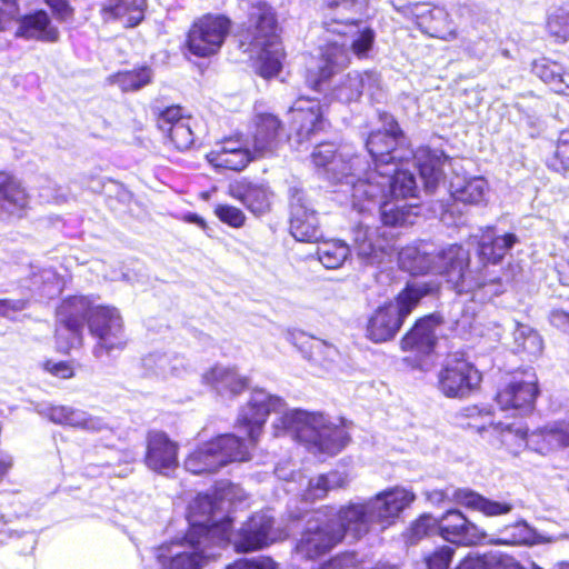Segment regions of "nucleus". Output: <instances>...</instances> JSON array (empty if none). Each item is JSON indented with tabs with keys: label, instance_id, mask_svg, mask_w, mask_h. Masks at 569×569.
Here are the masks:
<instances>
[{
	"label": "nucleus",
	"instance_id": "54",
	"mask_svg": "<svg viewBox=\"0 0 569 569\" xmlns=\"http://www.w3.org/2000/svg\"><path fill=\"white\" fill-rule=\"evenodd\" d=\"M473 280L477 282V284L467 292H475V296L479 299H490L502 292V286L499 281L490 280L489 282H483L479 276L475 274Z\"/></svg>",
	"mask_w": 569,
	"mask_h": 569
},
{
	"label": "nucleus",
	"instance_id": "58",
	"mask_svg": "<svg viewBox=\"0 0 569 569\" xmlns=\"http://www.w3.org/2000/svg\"><path fill=\"white\" fill-rule=\"evenodd\" d=\"M28 301L19 300H0V316L13 318V316L27 308Z\"/></svg>",
	"mask_w": 569,
	"mask_h": 569
},
{
	"label": "nucleus",
	"instance_id": "39",
	"mask_svg": "<svg viewBox=\"0 0 569 569\" xmlns=\"http://www.w3.org/2000/svg\"><path fill=\"white\" fill-rule=\"evenodd\" d=\"M532 72L558 93L569 90V72L552 60L541 58L532 63Z\"/></svg>",
	"mask_w": 569,
	"mask_h": 569
},
{
	"label": "nucleus",
	"instance_id": "35",
	"mask_svg": "<svg viewBox=\"0 0 569 569\" xmlns=\"http://www.w3.org/2000/svg\"><path fill=\"white\" fill-rule=\"evenodd\" d=\"M379 78L375 72H352L341 78L339 83L332 89V99L342 103H350L357 101L363 90L371 92L378 88Z\"/></svg>",
	"mask_w": 569,
	"mask_h": 569
},
{
	"label": "nucleus",
	"instance_id": "2",
	"mask_svg": "<svg viewBox=\"0 0 569 569\" xmlns=\"http://www.w3.org/2000/svg\"><path fill=\"white\" fill-rule=\"evenodd\" d=\"M403 137L398 123L392 117L385 118V130L370 133L367 139V149L371 156L375 169L363 159L359 170L362 179L368 177L373 183H381L385 196L376 207L385 226L412 224L411 207L400 206L398 201H388V198H411L418 191L415 174L407 168L409 161L415 159L420 177L428 188H432L442 177V167L448 162L440 150L419 148L416 152L402 148Z\"/></svg>",
	"mask_w": 569,
	"mask_h": 569
},
{
	"label": "nucleus",
	"instance_id": "14",
	"mask_svg": "<svg viewBox=\"0 0 569 569\" xmlns=\"http://www.w3.org/2000/svg\"><path fill=\"white\" fill-rule=\"evenodd\" d=\"M427 500L435 505L440 506L445 501H453L470 510L478 511L485 517H500L510 513L513 510V505L506 500H491L473 490L459 488V489H433L426 492Z\"/></svg>",
	"mask_w": 569,
	"mask_h": 569
},
{
	"label": "nucleus",
	"instance_id": "10",
	"mask_svg": "<svg viewBox=\"0 0 569 569\" xmlns=\"http://www.w3.org/2000/svg\"><path fill=\"white\" fill-rule=\"evenodd\" d=\"M426 293L427 290L422 287L408 286L398 295L396 301L378 308L369 319L368 338L375 342H383L393 338L403 320Z\"/></svg>",
	"mask_w": 569,
	"mask_h": 569
},
{
	"label": "nucleus",
	"instance_id": "30",
	"mask_svg": "<svg viewBox=\"0 0 569 569\" xmlns=\"http://www.w3.org/2000/svg\"><path fill=\"white\" fill-rule=\"evenodd\" d=\"M29 193L13 174L0 171V216L21 217L29 206Z\"/></svg>",
	"mask_w": 569,
	"mask_h": 569
},
{
	"label": "nucleus",
	"instance_id": "3",
	"mask_svg": "<svg viewBox=\"0 0 569 569\" xmlns=\"http://www.w3.org/2000/svg\"><path fill=\"white\" fill-rule=\"evenodd\" d=\"M57 348L61 352L82 345L84 321L90 333L98 340L93 349L96 358H102L113 350H122L127 345L123 320L119 310L110 306H93L83 296L70 297L57 310Z\"/></svg>",
	"mask_w": 569,
	"mask_h": 569
},
{
	"label": "nucleus",
	"instance_id": "34",
	"mask_svg": "<svg viewBox=\"0 0 569 569\" xmlns=\"http://www.w3.org/2000/svg\"><path fill=\"white\" fill-rule=\"evenodd\" d=\"M43 413L50 421L61 426L88 431H100L106 428L102 419L69 406H51Z\"/></svg>",
	"mask_w": 569,
	"mask_h": 569
},
{
	"label": "nucleus",
	"instance_id": "64",
	"mask_svg": "<svg viewBox=\"0 0 569 569\" xmlns=\"http://www.w3.org/2000/svg\"><path fill=\"white\" fill-rule=\"evenodd\" d=\"M373 569H398V568L395 567V566H388V565H385V563H378Z\"/></svg>",
	"mask_w": 569,
	"mask_h": 569
},
{
	"label": "nucleus",
	"instance_id": "28",
	"mask_svg": "<svg viewBox=\"0 0 569 569\" xmlns=\"http://www.w3.org/2000/svg\"><path fill=\"white\" fill-rule=\"evenodd\" d=\"M229 194L240 201L256 216L269 211L271 207L272 192L263 183L250 182L246 179L229 184Z\"/></svg>",
	"mask_w": 569,
	"mask_h": 569
},
{
	"label": "nucleus",
	"instance_id": "53",
	"mask_svg": "<svg viewBox=\"0 0 569 569\" xmlns=\"http://www.w3.org/2000/svg\"><path fill=\"white\" fill-rule=\"evenodd\" d=\"M453 556V549L449 546H442L435 549L425 561L428 569H448Z\"/></svg>",
	"mask_w": 569,
	"mask_h": 569
},
{
	"label": "nucleus",
	"instance_id": "5",
	"mask_svg": "<svg viewBox=\"0 0 569 569\" xmlns=\"http://www.w3.org/2000/svg\"><path fill=\"white\" fill-rule=\"evenodd\" d=\"M328 33L327 43L321 48L320 63L316 69H309L307 84L320 91L322 83L336 72L345 69L350 62V50L358 58H366L375 42L372 29L361 27L353 20L325 22Z\"/></svg>",
	"mask_w": 569,
	"mask_h": 569
},
{
	"label": "nucleus",
	"instance_id": "25",
	"mask_svg": "<svg viewBox=\"0 0 569 569\" xmlns=\"http://www.w3.org/2000/svg\"><path fill=\"white\" fill-rule=\"evenodd\" d=\"M254 150L244 147L239 139L228 138L213 147L207 154L208 161L216 168L240 171L252 160L258 159Z\"/></svg>",
	"mask_w": 569,
	"mask_h": 569
},
{
	"label": "nucleus",
	"instance_id": "19",
	"mask_svg": "<svg viewBox=\"0 0 569 569\" xmlns=\"http://www.w3.org/2000/svg\"><path fill=\"white\" fill-rule=\"evenodd\" d=\"M438 532L445 540L462 546L485 545L487 539V532L458 509H450L438 519Z\"/></svg>",
	"mask_w": 569,
	"mask_h": 569
},
{
	"label": "nucleus",
	"instance_id": "16",
	"mask_svg": "<svg viewBox=\"0 0 569 569\" xmlns=\"http://www.w3.org/2000/svg\"><path fill=\"white\" fill-rule=\"evenodd\" d=\"M341 531H335L330 520L316 512L307 522L306 529L296 546L303 558L315 559L331 550L341 541Z\"/></svg>",
	"mask_w": 569,
	"mask_h": 569
},
{
	"label": "nucleus",
	"instance_id": "60",
	"mask_svg": "<svg viewBox=\"0 0 569 569\" xmlns=\"http://www.w3.org/2000/svg\"><path fill=\"white\" fill-rule=\"evenodd\" d=\"M48 6L59 16L61 19H66L70 14V8L67 0H47Z\"/></svg>",
	"mask_w": 569,
	"mask_h": 569
},
{
	"label": "nucleus",
	"instance_id": "8",
	"mask_svg": "<svg viewBox=\"0 0 569 569\" xmlns=\"http://www.w3.org/2000/svg\"><path fill=\"white\" fill-rule=\"evenodd\" d=\"M227 545L223 532L217 539H206L196 527L184 537L159 546L156 558L163 569H202Z\"/></svg>",
	"mask_w": 569,
	"mask_h": 569
},
{
	"label": "nucleus",
	"instance_id": "63",
	"mask_svg": "<svg viewBox=\"0 0 569 569\" xmlns=\"http://www.w3.org/2000/svg\"><path fill=\"white\" fill-rule=\"evenodd\" d=\"M457 325L462 327L463 329L471 328V322L467 316H462L460 320H457Z\"/></svg>",
	"mask_w": 569,
	"mask_h": 569
},
{
	"label": "nucleus",
	"instance_id": "18",
	"mask_svg": "<svg viewBox=\"0 0 569 569\" xmlns=\"http://www.w3.org/2000/svg\"><path fill=\"white\" fill-rule=\"evenodd\" d=\"M272 517L267 512L253 515L233 536L232 543L237 551L249 552L262 549L281 538L273 529Z\"/></svg>",
	"mask_w": 569,
	"mask_h": 569
},
{
	"label": "nucleus",
	"instance_id": "31",
	"mask_svg": "<svg viewBox=\"0 0 569 569\" xmlns=\"http://www.w3.org/2000/svg\"><path fill=\"white\" fill-rule=\"evenodd\" d=\"M436 250V246L427 241L408 244L398 253L399 266L413 276L432 273Z\"/></svg>",
	"mask_w": 569,
	"mask_h": 569
},
{
	"label": "nucleus",
	"instance_id": "62",
	"mask_svg": "<svg viewBox=\"0 0 569 569\" xmlns=\"http://www.w3.org/2000/svg\"><path fill=\"white\" fill-rule=\"evenodd\" d=\"M168 365H169V358L168 356L163 355L158 358V368L162 373H166L168 371Z\"/></svg>",
	"mask_w": 569,
	"mask_h": 569
},
{
	"label": "nucleus",
	"instance_id": "9",
	"mask_svg": "<svg viewBox=\"0 0 569 569\" xmlns=\"http://www.w3.org/2000/svg\"><path fill=\"white\" fill-rule=\"evenodd\" d=\"M481 430L490 431L491 435L498 437L500 445L512 455H518L527 446L540 453L569 446V420L549 425L540 431L531 433L528 438L521 428H513L501 422L490 425L488 429L483 427Z\"/></svg>",
	"mask_w": 569,
	"mask_h": 569
},
{
	"label": "nucleus",
	"instance_id": "59",
	"mask_svg": "<svg viewBox=\"0 0 569 569\" xmlns=\"http://www.w3.org/2000/svg\"><path fill=\"white\" fill-rule=\"evenodd\" d=\"M550 322L553 327L569 333V313L562 310H555L550 315Z\"/></svg>",
	"mask_w": 569,
	"mask_h": 569
},
{
	"label": "nucleus",
	"instance_id": "7",
	"mask_svg": "<svg viewBox=\"0 0 569 569\" xmlns=\"http://www.w3.org/2000/svg\"><path fill=\"white\" fill-rule=\"evenodd\" d=\"M251 31L250 46L257 52L256 70L264 79L280 73L286 52L277 33L276 16L266 2L252 3L249 12Z\"/></svg>",
	"mask_w": 569,
	"mask_h": 569
},
{
	"label": "nucleus",
	"instance_id": "11",
	"mask_svg": "<svg viewBox=\"0 0 569 569\" xmlns=\"http://www.w3.org/2000/svg\"><path fill=\"white\" fill-rule=\"evenodd\" d=\"M233 488H229L227 492L221 495L219 501L209 495H198L197 498L190 503L188 512L189 529L196 527L201 531V536L206 539H217L223 532L226 542L231 541L230 527L231 519L229 517L219 518L223 509L224 498Z\"/></svg>",
	"mask_w": 569,
	"mask_h": 569
},
{
	"label": "nucleus",
	"instance_id": "44",
	"mask_svg": "<svg viewBox=\"0 0 569 569\" xmlns=\"http://www.w3.org/2000/svg\"><path fill=\"white\" fill-rule=\"evenodd\" d=\"M31 287L43 297L52 298L61 292L62 279L54 270L46 268L32 273Z\"/></svg>",
	"mask_w": 569,
	"mask_h": 569
},
{
	"label": "nucleus",
	"instance_id": "26",
	"mask_svg": "<svg viewBox=\"0 0 569 569\" xmlns=\"http://www.w3.org/2000/svg\"><path fill=\"white\" fill-rule=\"evenodd\" d=\"M146 463L153 471L167 475L178 466V445L164 432L148 435Z\"/></svg>",
	"mask_w": 569,
	"mask_h": 569
},
{
	"label": "nucleus",
	"instance_id": "4",
	"mask_svg": "<svg viewBox=\"0 0 569 569\" xmlns=\"http://www.w3.org/2000/svg\"><path fill=\"white\" fill-rule=\"evenodd\" d=\"M416 499V495L402 487L387 488L362 502H350L339 508L336 520H330L335 531L361 539L377 525L381 529L392 526Z\"/></svg>",
	"mask_w": 569,
	"mask_h": 569
},
{
	"label": "nucleus",
	"instance_id": "43",
	"mask_svg": "<svg viewBox=\"0 0 569 569\" xmlns=\"http://www.w3.org/2000/svg\"><path fill=\"white\" fill-rule=\"evenodd\" d=\"M318 259L327 269H337L343 264L350 254L349 246L341 240L322 242L317 250Z\"/></svg>",
	"mask_w": 569,
	"mask_h": 569
},
{
	"label": "nucleus",
	"instance_id": "1",
	"mask_svg": "<svg viewBox=\"0 0 569 569\" xmlns=\"http://www.w3.org/2000/svg\"><path fill=\"white\" fill-rule=\"evenodd\" d=\"M270 412L278 415L272 423L276 437L289 436L313 455L335 456L348 442L345 428L323 413L287 409L281 398L256 389L237 419L238 428L248 435V442L230 433L218 436L189 453L184 460L186 470L194 475L213 473L231 462L249 460L250 447L261 436Z\"/></svg>",
	"mask_w": 569,
	"mask_h": 569
},
{
	"label": "nucleus",
	"instance_id": "51",
	"mask_svg": "<svg viewBox=\"0 0 569 569\" xmlns=\"http://www.w3.org/2000/svg\"><path fill=\"white\" fill-rule=\"evenodd\" d=\"M436 531H438V519L430 515H423L411 525L409 539L411 542H416Z\"/></svg>",
	"mask_w": 569,
	"mask_h": 569
},
{
	"label": "nucleus",
	"instance_id": "12",
	"mask_svg": "<svg viewBox=\"0 0 569 569\" xmlns=\"http://www.w3.org/2000/svg\"><path fill=\"white\" fill-rule=\"evenodd\" d=\"M231 28L230 20L221 14H206L193 22L187 47L190 53L200 58L217 54Z\"/></svg>",
	"mask_w": 569,
	"mask_h": 569
},
{
	"label": "nucleus",
	"instance_id": "56",
	"mask_svg": "<svg viewBox=\"0 0 569 569\" xmlns=\"http://www.w3.org/2000/svg\"><path fill=\"white\" fill-rule=\"evenodd\" d=\"M43 369L50 375L60 379H69L74 375V370L71 363L67 361L54 362L52 360H47L43 362Z\"/></svg>",
	"mask_w": 569,
	"mask_h": 569
},
{
	"label": "nucleus",
	"instance_id": "49",
	"mask_svg": "<svg viewBox=\"0 0 569 569\" xmlns=\"http://www.w3.org/2000/svg\"><path fill=\"white\" fill-rule=\"evenodd\" d=\"M485 569H541L536 563L520 566L512 557L500 552H489L482 556Z\"/></svg>",
	"mask_w": 569,
	"mask_h": 569
},
{
	"label": "nucleus",
	"instance_id": "52",
	"mask_svg": "<svg viewBox=\"0 0 569 569\" xmlns=\"http://www.w3.org/2000/svg\"><path fill=\"white\" fill-rule=\"evenodd\" d=\"M214 213L220 221L232 228H240L246 221V216L242 210L230 204H217Z\"/></svg>",
	"mask_w": 569,
	"mask_h": 569
},
{
	"label": "nucleus",
	"instance_id": "48",
	"mask_svg": "<svg viewBox=\"0 0 569 569\" xmlns=\"http://www.w3.org/2000/svg\"><path fill=\"white\" fill-rule=\"evenodd\" d=\"M547 28L550 36L559 41L569 39V10L559 8L552 11L547 21Z\"/></svg>",
	"mask_w": 569,
	"mask_h": 569
},
{
	"label": "nucleus",
	"instance_id": "55",
	"mask_svg": "<svg viewBox=\"0 0 569 569\" xmlns=\"http://www.w3.org/2000/svg\"><path fill=\"white\" fill-rule=\"evenodd\" d=\"M276 562L270 558H257L238 560L228 566L227 569H276Z\"/></svg>",
	"mask_w": 569,
	"mask_h": 569
},
{
	"label": "nucleus",
	"instance_id": "57",
	"mask_svg": "<svg viewBox=\"0 0 569 569\" xmlns=\"http://www.w3.org/2000/svg\"><path fill=\"white\" fill-rule=\"evenodd\" d=\"M367 0H325L328 9H339L341 12L359 11Z\"/></svg>",
	"mask_w": 569,
	"mask_h": 569
},
{
	"label": "nucleus",
	"instance_id": "20",
	"mask_svg": "<svg viewBox=\"0 0 569 569\" xmlns=\"http://www.w3.org/2000/svg\"><path fill=\"white\" fill-rule=\"evenodd\" d=\"M538 379L532 370L515 376L497 395V402L502 410L529 411L538 395Z\"/></svg>",
	"mask_w": 569,
	"mask_h": 569
},
{
	"label": "nucleus",
	"instance_id": "46",
	"mask_svg": "<svg viewBox=\"0 0 569 569\" xmlns=\"http://www.w3.org/2000/svg\"><path fill=\"white\" fill-rule=\"evenodd\" d=\"M430 18L435 23L430 27L431 36L442 40H453L457 38V31L451 26L449 14L442 8L430 10Z\"/></svg>",
	"mask_w": 569,
	"mask_h": 569
},
{
	"label": "nucleus",
	"instance_id": "33",
	"mask_svg": "<svg viewBox=\"0 0 569 569\" xmlns=\"http://www.w3.org/2000/svg\"><path fill=\"white\" fill-rule=\"evenodd\" d=\"M300 486L303 487L301 497L307 502H313L323 499L330 490L346 487L350 477L346 471L333 470L326 475L306 479L300 473L297 475Z\"/></svg>",
	"mask_w": 569,
	"mask_h": 569
},
{
	"label": "nucleus",
	"instance_id": "21",
	"mask_svg": "<svg viewBox=\"0 0 569 569\" xmlns=\"http://www.w3.org/2000/svg\"><path fill=\"white\" fill-rule=\"evenodd\" d=\"M283 133L282 121L273 113L259 112L251 120L250 136L256 156H272L279 148Z\"/></svg>",
	"mask_w": 569,
	"mask_h": 569
},
{
	"label": "nucleus",
	"instance_id": "32",
	"mask_svg": "<svg viewBox=\"0 0 569 569\" xmlns=\"http://www.w3.org/2000/svg\"><path fill=\"white\" fill-rule=\"evenodd\" d=\"M16 36L26 40L57 42L60 33L58 28L51 23L48 13L39 10L19 19Z\"/></svg>",
	"mask_w": 569,
	"mask_h": 569
},
{
	"label": "nucleus",
	"instance_id": "37",
	"mask_svg": "<svg viewBox=\"0 0 569 569\" xmlns=\"http://www.w3.org/2000/svg\"><path fill=\"white\" fill-rule=\"evenodd\" d=\"M147 0H108L101 14L104 21H119L126 28L139 24L144 17Z\"/></svg>",
	"mask_w": 569,
	"mask_h": 569
},
{
	"label": "nucleus",
	"instance_id": "61",
	"mask_svg": "<svg viewBox=\"0 0 569 569\" xmlns=\"http://www.w3.org/2000/svg\"><path fill=\"white\" fill-rule=\"evenodd\" d=\"M11 465V457L0 452V478L10 469Z\"/></svg>",
	"mask_w": 569,
	"mask_h": 569
},
{
	"label": "nucleus",
	"instance_id": "50",
	"mask_svg": "<svg viewBox=\"0 0 569 569\" xmlns=\"http://www.w3.org/2000/svg\"><path fill=\"white\" fill-rule=\"evenodd\" d=\"M557 172H567L569 170V133L561 132L553 157L549 164Z\"/></svg>",
	"mask_w": 569,
	"mask_h": 569
},
{
	"label": "nucleus",
	"instance_id": "47",
	"mask_svg": "<svg viewBox=\"0 0 569 569\" xmlns=\"http://www.w3.org/2000/svg\"><path fill=\"white\" fill-rule=\"evenodd\" d=\"M317 569H373L367 566L363 557L356 552H342L332 557Z\"/></svg>",
	"mask_w": 569,
	"mask_h": 569
},
{
	"label": "nucleus",
	"instance_id": "22",
	"mask_svg": "<svg viewBox=\"0 0 569 569\" xmlns=\"http://www.w3.org/2000/svg\"><path fill=\"white\" fill-rule=\"evenodd\" d=\"M352 234L353 249L367 263H380L383 257L389 256L393 250V244L385 229L360 223L353 229Z\"/></svg>",
	"mask_w": 569,
	"mask_h": 569
},
{
	"label": "nucleus",
	"instance_id": "42",
	"mask_svg": "<svg viewBox=\"0 0 569 569\" xmlns=\"http://www.w3.org/2000/svg\"><path fill=\"white\" fill-rule=\"evenodd\" d=\"M515 351L537 357L542 352L543 343L539 333L531 327L517 323L513 331Z\"/></svg>",
	"mask_w": 569,
	"mask_h": 569
},
{
	"label": "nucleus",
	"instance_id": "38",
	"mask_svg": "<svg viewBox=\"0 0 569 569\" xmlns=\"http://www.w3.org/2000/svg\"><path fill=\"white\" fill-rule=\"evenodd\" d=\"M439 325L440 317L436 315L420 319L401 340V348L403 350H417L428 353L436 343V330Z\"/></svg>",
	"mask_w": 569,
	"mask_h": 569
},
{
	"label": "nucleus",
	"instance_id": "6",
	"mask_svg": "<svg viewBox=\"0 0 569 569\" xmlns=\"http://www.w3.org/2000/svg\"><path fill=\"white\" fill-rule=\"evenodd\" d=\"M311 161L318 169H323L331 181L346 186L343 192L351 193L352 207L359 212L375 211L385 196L382 184L373 183L370 178L359 174L363 158L351 156L347 148L338 151L332 142H322L315 147Z\"/></svg>",
	"mask_w": 569,
	"mask_h": 569
},
{
	"label": "nucleus",
	"instance_id": "23",
	"mask_svg": "<svg viewBox=\"0 0 569 569\" xmlns=\"http://www.w3.org/2000/svg\"><path fill=\"white\" fill-rule=\"evenodd\" d=\"M445 157L448 162L442 167L443 173L441 179L432 188H428L425 184L426 189L429 191L435 190L446 177V170L450 169L455 173V177L449 182V190L455 200L470 204H479L486 201L489 191L487 180L482 177L467 178L459 176L457 172L458 162L449 159L446 154Z\"/></svg>",
	"mask_w": 569,
	"mask_h": 569
},
{
	"label": "nucleus",
	"instance_id": "13",
	"mask_svg": "<svg viewBox=\"0 0 569 569\" xmlns=\"http://www.w3.org/2000/svg\"><path fill=\"white\" fill-rule=\"evenodd\" d=\"M433 274L442 276L458 293L472 289L477 282L469 269L470 254L462 246L449 244L436 250Z\"/></svg>",
	"mask_w": 569,
	"mask_h": 569
},
{
	"label": "nucleus",
	"instance_id": "24",
	"mask_svg": "<svg viewBox=\"0 0 569 569\" xmlns=\"http://www.w3.org/2000/svg\"><path fill=\"white\" fill-rule=\"evenodd\" d=\"M290 232L301 242H313L320 238L318 217L303 192L296 191L290 202Z\"/></svg>",
	"mask_w": 569,
	"mask_h": 569
},
{
	"label": "nucleus",
	"instance_id": "36",
	"mask_svg": "<svg viewBox=\"0 0 569 569\" xmlns=\"http://www.w3.org/2000/svg\"><path fill=\"white\" fill-rule=\"evenodd\" d=\"M550 539H545L536 532L526 521H517L499 529L496 533H487L485 545L496 546H520V545H537L541 542H549Z\"/></svg>",
	"mask_w": 569,
	"mask_h": 569
},
{
	"label": "nucleus",
	"instance_id": "29",
	"mask_svg": "<svg viewBox=\"0 0 569 569\" xmlns=\"http://www.w3.org/2000/svg\"><path fill=\"white\" fill-rule=\"evenodd\" d=\"M202 382L222 397H236L249 386V379L234 367L220 365L203 372Z\"/></svg>",
	"mask_w": 569,
	"mask_h": 569
},
{
	"label": "nucleus",
	"instance_id": "40",
	"mask_svg": "<svg viewBox=\"0 0 569 569\" xmlns=\"http://www.w3.org/2000/svg\"><path fill=\"white\" fill-rule=\"evenodd\" d=\"M518 242L513 233L493 237L492 232L482 236L479 243V254L482 260L491 263L499 262L505 254Z\"/></svg>",
	"mask_w": 569,
	"mask_h": 569
},
{
	"label": "nucleus",
	"instance_id": "27",
	"mask_svg": "<svg viewBox=\"0 0 569 569\" xmlns=\"http://www.w3.org/2000/svg\"><path fill=\"white\" fill-rule=\"evenodd\" d=\"M192 119L184 117L178 106L163 110L158 118L159 129L168 134L172 144L180 151L189 149L194 141Z\"/></svg>",
	"mask_w": 569,
	"mask_h": 569
},
{
	"label": "nucleus",
	"instance_id": "45",
	"mask_svg": "<svg viewBox=\"0 0 569 569\" xmlns=\"http://www.w3.org/2000/svg\"><path fill=\"white\" fill-rule=\"evenodd\" d=\"M309 352L310 360L325 368H329L340 358L339 350L335 346L316 338L309 339Z\"/></svg>",
	"mask_w": 569,
	"mask_h": 569
},
{
	"label": "nucleus",
	"instance_id": "41",
	"mask_svg": "<svg viewBox=\"0 0 569 569\" xmlns=\"http://www.w3.org/2000/svg\"><path fill=\"white\" fill-rule=\"evenodd\" d=\"M153 71L148 66H141L133 70L119 71L111 74L108 81L118 86L123 92L137 91L151 83Z\"/></svg>",
	"mask_w": 569,
	"mask_h": 569
},
{
	"label": "nucleus",
	"instance_id": "15",
	"mask_svg": "<svg viewBox=\"0 0 569 569\" xmlns=\"http://www.w3.org/2000/svg\"><path fill=\"white\" fill-rule=\"evenodd\" d=\"M481 381L480 372L468 360L449 357L438 376L439 390L448 398H465Z\"/></svg>",
	"mask_w": 569,
	"mask_h": 569
},
{
	"label": "nucleus",
	"instance_id": "17",
	"mask_svg": "<svg viewBox=\"0 0 569 569\" xmlns=\"http://www.w3.org/2000/svg\"><path fill=\"white\" fill-rule=\"evenodd\" d=\"M288 114L298 143L310 140L325 129L323 109L317 99L299 97L289 108Z\"/></svg>",
	"mask_w": 569,
	"mask_h": 569
}]
</instances>
